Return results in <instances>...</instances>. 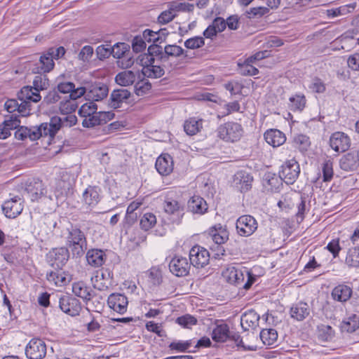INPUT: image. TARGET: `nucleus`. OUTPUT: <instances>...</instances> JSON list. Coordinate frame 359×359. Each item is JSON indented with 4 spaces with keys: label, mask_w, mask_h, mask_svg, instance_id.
I'll use <instances>...</instances> for the list:
<instances>
[{
    "label": "nucleus",
    "mask_w": 359,
    "mask_h": 359,
    "mask_svg": "<svg viewBox=\"0 0 359 359\" xmlns=\"http://www.w3.org/2000/svg\"><path fill=\"white\" fill-rule=\"evenodd\" d=\"M259 316L252 310L246 311L241 318V325L244 330H248L257 327Z\"/></svg>",
    "instance_id": "2f4dec72"
},
{
    "label": "nucleus",
    "mask_w": 359,
    "mask_h": 359,
    "mask_svg": "<svg viewBox=\"0 0 359 359\" xmlns=\"http://www.w3.org/2000/svg\"><path fill=\"white\" fill-rule=\"evenodd\" d=\"M67 245L73 255L81 256L87 247L84 233L79 229H72L67 237Z\"/></svg>",
    "instance_id": "20e7f679"
},
{
    "label": "nucleus",
    "mask_w": 359,
    "mask_h": 359,
    "mask_svg": "<svg viewBox=\"0 0 359 359\" xmlns=\"http://www.w3.org/2000/svg\"><path fill=\"white\" fill-rule=\"evenodd\" d=\"M54 58L48 55V50L40 57L41 69L43 72H50L55 66Z\"/></svg>",
    "instance_id": "3c124183"
},
{
    "label": "nucleus",
    "mask_w": 359,
    "mask_h": 359,
    "mask_svg": "<svg viewBox=\"0 0 359 359\" xmlns=\"http://www.w3.org/2000/svg\"><path fill=\"white\" fill-rule=\"evenodd\" d=\"M168 6L170 7V11H172L176 15L179 12H192L194 8V6L192 4L177 1L168 3Z\"/></svg>",
    "instance_id": "49530a36"
},
{
    "label": "nucleus",
    "mask_w": 359,
    "mask_h": 359,
    "mask_svg": "<svg viewBox=\"0 0 359 359\" xmlns=\"http://www.w3.org/2000/svg\"><path fill=\"white\" fill-rule=\"evenodd\" d=\"M318 337L324 341H328L332 339L334 332L330 325L320 324L318 326Z\"/></svg>",
    "instance_id": "864d4df0"
},
{
    "label": "nucleus",
    "mask_w": 359,
    "mask_h": 359,
    "mask_svg": "<svg viewBox=\"0 0 359 359\" xmlns=\"http://www.w3.org/2000/svg\"><path fill=\"white\" fill-rule=\"evenodd\" d=\"M343 332H353L359 328V318L356 315H352L345 318L341 325Z\"/></svg>",
    "instance_id": "37998d69"
},
{
    "label": "nucleus",
    "mask_w": 359,
    "mask_h": 359,
    "mask_svg": "<svg viewBox=\"0 0 359 359\" xmlns=\"http://www.w3.org/2000/svg\"><path fill=\"white\" fill-rule=\"evenodd\" d=\"M129 52V46L125 43H116L111 50L113 56L117 59L126 55Z\"/></svg>",
    "instance_id": "69168bd1"
},
{
    "label": "nucleus",
    "mask_w": 359,
    "mask_h": 359,
    "mask_svg": "<svg viewBox=\"0 0 359 359\" xmlns=\"http://www.w3.org/2000/svg\"><path fill=\"white\" fill-rule=\"evenodd\" d=\"M346 263L350 266L359 267V248H353L348 250Z\"/></svg>",
    "instance_id": "5fc2aeb1"
},
{
    "label": "nucleus",
    "mask_w": 359,
    "mask_h": 359,
    "mask_svg": "<svg viewBox=\"0 0 359 359\" xmlns=\"http://www.w3.org/2000/svg\"><path fill=\"white\" fill-rule=\"evenodd\" d=\"M355 8V4L344 5L338 8L327 10V15L332 18L344 15L353 11Z\"/></svg>",
    "instance_id": "a18cd8bd"
},
{
    "label": "nucleus",
    "mask_w": 359,
    "mask_h": 359,
    "mask_svg": "<svg viewBox=\"0 0 359 359\" xmlns=\"http://www.w3.org/2000/svg\"><path fill=\"white\" fill-rule=\"evenodd\" d=\"M168 194L164 201L163 209L174 222L179 223L184 215V203L180 197Z\"/></svg>",
    "instance_id": "7ed1b4c3"
},
{
    "label": "nucleus",
    "mask_w": 359,
    "mask_h": 359,
    "mask_svg": "<svg viewBox=\"0 0 359 359\" xmlns=\"http://www.w3.org/2000/svg\"><path fill=\"white\" fill-rule=\"evenodd\" d=\"M283 180L280 176L276 175L275 173L266 172L262 179V185L265 191L268 192L279 191L282 186Z\"/></svg>",
    "instance_id": "b1692460"
},
{
    "label": "nucleus",
    "mask_w": 359,
    "mask_h": 359,
    "mask_svg": "<svg viewBox=\"0 0 359 359\" xmlns=\"http://www.w3.org/2000/svg\"><path fill=\"white\" fill-rule=\"evenodd\" d=\"M190 263L196 268H203L210 260L209 252L200 245L194 246L189 252Z\"/></svg>",
    "instance_id": "9d476101"
},
{
    "label": "nucleus",
    "mask_w": 359,
    "mask_h": 359,
    "mask_svg": "<svg viewBox=\"0 0 359 359\" xmlns=\"http://www.w3.org/2000/svg\"><path fill=\"white\" fill-rule=\"evenodd\" d=\"M27 193L29 194L32 201H38L42 196L48 194L42 181L39 179H34L29 182L26 187Z\"/></svg>",
    "instance_id": "4be33fe9"
},
{
    "label": "nucleus",
    "mask_w": 359,
    "mask_h": 359,
    "mask_svg": "<svg viewBox=\"0 0 359 359\" xmlns=\"http://www.w3.org/2000/svg\"><path fill=\"white\" fill-rule=\"evenodd\" d=\"M236 228L239 236L247 237L257 230V222L251 215H242L237 219Z\"/></svg>",
    "instance_id": "6e6552de"
},
{
    "label": "nucleus",
    "mask_w": 359,
    "mask_h": 359,
    "mask_svg": "<svg viewBox=\"0 0 359 359\" xmlns=\"http://www.w3.org/2000/svg\"><path fill=\"white\" fill-rule=\"evenodd\" d=\"M100 200V189L97 187L90 186L83 193V201L88 206H95Z\"/></svg>",
    "instance_id": "cd10ccee"
},
{
    "label": "nucleus",
    "mask_w": 359,
    "mask_h": 359,
    "mask_svg": "<svg viewBox=\"0 0 359 359\" xmlns=\"http://www.w3.org/2000/svg\"><path fill=\"white\" fill-rule=\"evenodd\" d=\"M352 294V289L344 284L338 285L332 291V298L340 302H345L350 299Z\"/></svg>",
    "instance_id": "72a5a7b5"
},
{
    "label": "nucleus",
    "mask_w": 359,
    "mask_h": 359,
    "mask_svg": "<svg viewBox=\"0 0 359 359\" xmlns=\"http://www.w3.org/2000/svg\"><path fill=\"white\" fill-rule=\"evenodd\" d=\"M20 121L16 116L11 115L8 119L3 122V132L10 133L11 130L16 129L20 127Z\"/></svg>",
    "instance_id": "13d9d810"
},
{
    "label": "nucleus",
    "mask_w": 359,
    "mask_h": 359,
    "mask_svg": "<svg viewBox=\"0 0 359 359\" xmlns=\"http://www.w3.org/2000/svg\"><path fill=\"white\" fill-rule=\"evenodd\" d=\"M292 147L304 154L311 146L309 137L303 134L294 135L292 141Z\"/></svg>",
    "instance_id": "4c0bfd02"
},
{
    "label": "nucleus",
    "mask_w": 359,
    "mask_h": 359,
    "mask_svg": "<svg viewBox=\"0 0 359 359\" xmlns=\"http://www.w3.org/2000/svg\"><path fill=\"white\" fill-rule=\"evenodd\" d=\"M109 93L108 86L100 82L92 83L88 91L86 90L88 100L100 101L105 98Z\"/></svg>",
    "instance_id": "f3484780"
},
{
    "label": "nucleus",
    "mask_w": 359,
    "mask_h": 359,
    "mask_svg": "<svg viewBox=\"0 0 359 359\" xmlns=\"http://www.w3.org/2000/svg\"><path fill=\"white\" fill-rule=\"evenodd\" d=\"M2 210L6 217L15 218L23 210V200L19 196L11 198L4 203Z\"/></svg>",
    "instance_id": "f8f14e48"
},
{
    "label": "nucleus",
    "mask_w": 359,
    "mask_h": 359,
    "mask_svg": "<svg viewBox=\"0 0 359 359\" xmlns=\"http://www.w3.org/2000/svg\"><path fill=\"white\" fill-rule=\"evenodd\" d=\"M358 158H340L339 165L346 171L356 170L358 167Z\"/></svg>",
    "instance_id": "052dcab7"
},
{
    "label": "nucleus",
    "mask_w": 359,
    "mask_h": 359,
    "mask_svg": "<svg viewBox=\"0 0 359 359\" xmlns=\"http://www.w3.org/2000/svg\"><path fill=\"white\" fill-rule=\"evenodd\" d=\"M262 343L268 346H273L278 340V332L276 330L263 329L259 334Z\"/></svg>",
    "instance_id": "ea45409f"
},
{
    "label": "nucleus",
    "mask_w": 359,
    "mask_h": 359,
    "mask_svg": "<svg viewBox=\"0 0 359 359\" xmlns=\"http://www.w3.org/2000/svg\"><path fill=\"white\" fill-rule=\"evenodd\" d=\"M156 223V217L153 213L144 214L140 219V226L142 229L147 231L151 229Z\"/></svg>",
    "instance_id": "6e6d98bb"
},
{
    "label": "nucleus",
    "mask_w": 359,
    "mask_h": 359,
    "mask_svg": "<svg viewBox=\"0 0 359 359\" xmlns=\"http://www.w3.org/2000/svg\"><path fill=\"white\" fill-rule=\"evenodd\" d=\"M254 62H250L248 57L243 64H239V72L243 76H254L258 74V69L253 65Z\"/></svg>",
    "instance_id": "09e8293b"
},
{
    "label": "nucleus",
    "mask_w": 359,
    "mask_h": 359,
    "mask_svg": "<svg viewBox=\"0 0 359 359\" xmlns=\"http://www.w3.org/2000/svg\"><path fill=\"white\" fill-rule=\"evenodd\" d=\"M163 31L154 32L151 29H146L143 32L144 39L149 42L159 43H161L165 41V36H161V32Z\"/></svg>",
    "instance_id": "603ef678"
},
{
    "label": "nucleus",
    "mask_w": 359,
    "mask_h": 359,
    "mask_svg": "<svg viewBox=\"0 0 359 359\" xmlns=\"http://www.w3.org/2000/svg\"><path fill=\"white\" fill-rule=\"evenodd\" d=\"M130 95V92L127 89H115L110 95L109 105L113 109L119 108L123 103L128 102Z\"/></svg>",
    "instance_id": "5701e85b"
},
{
    "label": "nucleus",
    "mask_w": 359,
    "mask_h": 359,
    "mask_svg": "<svg viewBox=\"0 0 359 359\" xmlns=\"http://www.w3.org/2000/svg\"><path fill=\"white\" fill-rule=\"evenodd\" d=\"M330 147L335 151L342 153L347 151L351 146V140L347 135L342 132H336L330 139Z\"/></svg>",
    "instance_id": "2eb2a0df"
},
{
    "label": "nucleus",
    "mask_w": 359,
    "mask_h": 359,
    "mask_svg": "<svg viewBox=\"0 0 359 359\" xmlns=\"http://www.w3.org/2000/svg\"><path fill=\"white\" fill-rule=\"evenodd\" d=\"M48 86V81L45 76H36L33 81V86H24L20 91V97L36 103L41 99L39 91L46 89Z\"/></svg>",
    "instance_id": "f03ea898"
},
{
    "label": "nucleus",
    "mask_w": 359,
    "mask_h": 359,
    "mask_svg": "<svg viewBox=\"0 0 359 359\" xmlns=\"http://www.w3.org/2000/svg\"><path fill=\"white\" fill-rule=\"evenodd\" d=\"M229 337V329L226 324L217 325L212 332V338L217 342H224Z\"/></svg>",
    "instance_id": "58836bf2"
},
{
    "label": "nucleus",
    "mask_w": 359,
    "mask_h": 359,
    "mask_svg": "<svg viewBox=\"0 0 359 359\" xmlns=\"http://www.w3.org/2000/svg\"><path fill=\"white\" fill-rule=\"evenodd\" d=\"M72 292L86 302L90 299V290L83 281L72 284Z\"/></svg>",
    "instance_id": "e433bc0d"
},
{
    "label": "nucleus",
    "mask_w": 359,
    "mask_h": 359,
    "mask_svg": "<svg viewBox=\"0 0 359 359\" xmlns=\"http://www.w3.org/2000/svg\"><path fill=\"white\" fill-rule=\"evenodd\" d=\"M46 346L40 339H32L25 348V354L29 359H41L46 355Z\"/></svg>",
    "instance_id": "9b49d317"
},
{
    "label": "nucleus",
    "mask_w": 359,
    "mask_h": 359,
    "mask_svg": "<svg viewBox=\"0 0 359 359\" xmlns=\"http://www.w3.org/2000/svg\"><path fill=\"white\" fill-rule=\"evenodd\" d=\"M86 260L93 267H100L105 262L106 257L104 251L98 249L89 250L86 253Z\"/></svg>",
    "instance_id": "c85d7f7f"
},
{
    "label": "nucleus",
    "mask_w": 359,
    "mask_h": 359,
    "mask_svg": "<svg viewBox=\"0 0 359 359\" xmlns=\"http://www.w3.org/2000/svg\"><path fill=\"white\" fill-rule=\"evenodd\" d=\"M222 277L231 284H241L245 278L244 273L233 266H227L222 271Z\"/></svg>",
    "instance_id": "393cba45"
},
{
    "label": "nucleus",
    "mask_w": 359,
    "mask_h": 359,
    "mask_svg": "<svg viewBox=\"0 0 359 359\" xmlns=\"http://www.w3.org/2000/svg\"><path fill=\"white\" fill-rule=\"evenodd\" d=\"M205 44L204 39L201 36H194L184 41V46L189 49H196Z\"/></svg>",
    "instance_id": "338daca9"
},
{
    "label": "nucleus",
    "mask_w": 359,
    "mask_h": 359,
    "mask_svg": "<svg viewBox=\"0 0 359 359\" xmlns=\"http://www.w3.org/2000/svg\"><path fill=\"white\" fill-rule=\"evenodd\" d=\"M140 77V73L139 71L124 70L116 74L115 81L117 84L121 86H128L133 85L136 79Z\"/></svg>",
    "instance_id": "bb28decb"
},
{
    "label": "nucleus",
    "mask_w": 359,
    "mask_h": 359,
    "mask_svg": "<svg viewBox=\"0 0 359 359\" xmlns=\"http://www.w3.org/2000/svg\"><path fill=\"white\" fill-rule=\"evenodd\" d=\"M46 278L50 284L57 287L64 286L70 280L69 275L62 271H50L47 273Z\"/></svg>",
    "instance_id": "c756f323"
},
{
    "label": "nucleus",
    "mask_w": 359,
    "mask_h": 359,
    "mask_svg": "<svg viewBox=\"0 0 359 359\" xmlns=\"http://www.w3.org/2000/svg\"><path fill=\"white\" fill-rule=\"evenodd\" d=\"M62 118L53 117L50 123H43L38 128H34L36 140L40 137H48L50 142L61 128Z\"/></svg>",
    "instance_id": "423d86ee"
},
{
    "label": "nucleus",
    "mask_w": 359,
    "mask_h": 359,
    "mask_svg": "<svg viewBox=\"0 0 359 359\" xmlns=\"http://www.w3.org/2000/svg\"><path fill=\"white\" fill-rule=\"evenodd\" d=\"M203 127V120L190 118L185 121L184 129L189 135H194L198 133Z\"/></svg>",
    "instance_id": "a19ab883"
},
{
    "label": "nucleus",
    "mask_w": 359,
    "mask_h": 359,
    "mask_svg": "<svg viewBox=\"0 0 359 359\" xmlns=\"http://www.w3.org/2000/svg\"><path fill=\"white\" fill-rule=\"evenodd\" d=\"M218 137L226 142H236L243 135V130L241 124L227 122L220 125L217 130Z\"/></svg>",
    "instance_id": "39448f33"
},
{
    "label": "nucleus",
    "mask_w": 359,
    "mask_h": 359,
    "mask_svg": "<svg viewBox=\"0 0 359 359\" xmlns=\"http://www.w3.org/2000/svg\"><path fill=\"white\" fill-rule=\"evenodd\" d=\"M176 17V14L170 11V7L168 6V10L163 11L158 17V22L161 25H165L171 22Z\"/></svg>",
    "instance_id": "774afa93"
},
{
    "label": "nucleus",
    "mask_w": 359,
    "mask_h": 359,
    "mask_svg": "<svg viewBox=\"0 0 359 359\" xmlns=\"http://www.w3.org/2000/svg\"><path fill=\"white\" fill-rule=\"evenodd\" d=\"M189 210L194 213L203 215L208 210L206 201L199 196H194L188 201Z\"/></svg>",
    "instance_id": "7c9ffc66"
},
{
    "label": "nucleus",
    "mask_w": 359,
    "mask_h": 359,
    "mask_svg": "<svg viewBox=\"0 0 359 359\" xmlns=\"http://www.w3.org/2000/svg\"><path fill=\"white\" fill-rule=\"evenodd\" d=\"M141 72L144 76L147 78L158 79L164 75L165 69L160 65L151 63L149 67L142 68Z\"/></svg>",
    "instance_id": "79ce46f5"
},
{
    "label": "nucleus",
    "mask_w": 359,
    "mask_h": 359,
    "mask_svg": "<svg viewBox=\"0 0 359 359\" xmlns=\"http://www.w3.org/2000/svg\"><path fill=\"white\" fill-rule=\"evenodd\" d=\"M69 251L65 248H54L48 254V261L52 266L62 267L69 259Z\"/></svg>",
    "instance_id": "4468645a"
},
{
    "label": "nucleus",
    "mask_w": 359,
    "mask_h": 359,
    "mask_svg": "<svg viewBox=\"0 0 359 359\" xmlns=\"http://www.w3.org/2000/svg\"><path fill=\"white\" fill-rule=\"evenodd\" d=\"M155 167L161 175H168L173 170L174 163L172 158H156Z\"/></svg>",
    "instance_id": "c9c22d12"
},
{
    "label": "nucleus",
    "mask_w": 359,
    "mask_h": 359,
    "mask_svg": "<svg viewBox=\"0 0 359 359\" xmlns=\"http://www.w3.org/2000/svg\"><path fill=\"white\" fill-rule=\"evenodd\" d=\"M107 303L114 311L123 314L127 311L128 301L124 294L113 293L109 296Z\"/></svg>",
    "instance_id": "6ab92c4d"
},
{
    "label": "nucleus",
    "mask_w": 359,
    "mask_h": 359,
    "mask_svg": "<svg viewBox=\"0 0 359 359\" xmlns=\"http://www.w3.org/2000/svg\"><path fill=\"white\" fill-rule=\"evenodd\" d=\"M208 234L214 243L219 245L226 243L229 236L226 226L221 224H217L210 227Z\"/></svg>",
    "instance_id": "aec40b11"
},
{
    "label": "nucleus",
    "mask_w": 359,
    "mask_h": 359,
    "mask_svg": "<svg viewBox=\"0 0 359 359\" xmlns=\"http://www.w3.org/2000/svg\"><path fill=\"white\" fill-rule=\"evenodd\" d=\"M176 323L184 328L189 329L197 323V319L191 315L186 314L178 317Z\"/></svg>",
    "instance_id": "4d7b16f0"
},
{
    "label": "nucleus",
    "mask_w": 359,
    "mask_h": 359,
    "mask_svg": "<svg viewBox=\"0 0 359 359\" xmlns=\"http://www.w3.org/2000/svg\"><path fill=\"white\" fill-rule=\"evenodd\" d=\"M18 97L20 100V103H19V107L18 108V112L22 116H27L31 114V104L30 102H32L31 100H24L20 97V92L18 94Z\"/></svg>",
    "instance_id": "e2e57ef3"
},
{
    "label": "nucleus",
    "mask_w": 359,
    "mask_h": 359,
    "mask_svg": "<svg viewBox=\"0 0 359 359\" xmlns=\"http://www.w3.org/2000/svg\"><path fill=\"white\" fill-rule=\"evenodd\" d=\"M299 172L300 168L299 163L296 161L295 158H290L281 166L279 175L286 184H292L297 179Z\"/></svg>",
    "instance_id": "0eeeda50"
},
{
    "label": "nucleus",
    "mask_w": 359,
    "mask_h": 359,
    "mask_svg": "<svg viewBox=\"0 0 359 359\" xmlns=\"http://www.w3.org/2000/svg\"><path fill=\"white\" fill-rule=\"evenodd\" d=\"M264 140L273 147L283 144L286 141L285 135L279 130L269 129L264 133Z\"/></svg>",
    "instance_id": "a878e982"
},
{
    "label": "nucleus",
    "mask_w": 359,
    "mask_h": 359,
    "mask_svg": "<svg viewBox=\"0 0 359 359\" xmlns=\"http://www.w3.org/2000/svg\"><path fill=\"white\" fill-rule=\"evenodd\" d=\"M289 107L293 111H302L306 105V100L303 94H297L289 99Z\"/></svg>",
    "instance_id": "c03bdc74"
},
{
    "label": "nucleus",
    "mask_w": 359,
    "mask_h": 359,
    "mask_svg": "<svg viewBox=\"0 0 359 359\" xmlns=\"http://www.w3.org/2000/svg\"><path fill=\"white\" fill-rule=\"evenodd\" d=\"M97 109V105L94 102H90L83 104L79 109V113L81 117L85 118L89 116V115L96 112Z\"/></svg>",
    "instance_id": "0e129e2a"
},
{
    "label": "nucleus",
    "mask_w": 359,
    "mask_h": 359,
    "mask_svg": "<svg viewBox=\"0 0 359 359\" xmlns=\"http://www.w3.org/2000/svg\"><path fill=\"white\" fill-rule=\"evenodd\" d=\"M252 176L245 171H238L233 178V186L241 192H246L252 188Z\"/></svg>",
    "instance_id": "dca6fc26"
},
{
    "label": "nucleus",
    "mask_w": 359,
    "mask_h": 359,
    "mask_svg": "<svg viewBox=\"0 0 359 359\" xmlns=\"http://www.w3.org/2000/svg\"><path fill=\"white\" fill-rule=\"evenodd\" d=\"M76 177V174L70 171L62 170L50 182V191L53 193L56 200L63 199L68 194Z\"/></svg>",
    "instance_id": "f257e3e1"
},
{
    "label": "nucleus",
    "mask_w": 359,
    "mask_h": 359,
    "mask_svg": "<svg viewBox=\"0 0 359 359\" xmlns=\"http://www.w3.org/2000/svg\"><path fill=\"white\" fill-rule=\"evenodd\" d=\"M185 51L181 46L172 44L166 45L164 47V67L168 68L170 70L175 69L177 66L176 63L172 61L174 58L180 57L184 55L187 57Z\"/></svg>",
    "instance_id": "1a4fd4ad"
},
{
    "label": "nucleus",
    "mask_w": 359,
    "mask_h": 359,
    "mask_svg": "<svg viewBox=\"0 0 359 359\" xmlns=\"http://www.w3.org/2000/svg\"><path fill=\"white\" fill-rule=\"evenodd\" d=\"M170 271L177 276H184L189 273L190 264L186 257L175 256L169 264Z\"/></svg>",
    "instance_id": "a211bd4d"
},
{
    "label": "nucleus",
    "mask_w": 359,
    "mask_h": 359,
    "mask_svg": "<svg viewBox=\"0 0 359 359\" xmlns=\"http://www.w3.org/2000/svg\"><path fill=\"white\" fill-rule=\"evenodd\" d=\"M57 90L63 94L69 93L68 97L73 99L80 98L86 94V88H76L74 83L70 81L59 83L57 86Z\"/></svg>",
    "instance_id": "412c9836"
},
{
    "label": "nucleus",
    "mask_w": 359,
    "mask_h": 359,
    "mask_svg": "<svg viewBox=\"0 0 359 359\" xmlns=\"http://www.w3.org/2000/svg\"><path fill=\"white\" fill-rule=\"evenodd\" d=\"M76 99L69 98L65 99L60 102V111L64 114H72L75 111L77 108Z\"/></svg>",
    "instance_id": "de8ad7c7"
},
{
    "label": "nucleus",
    "mask_w": 359,
    "mask_h": 359,
    "mask_svg": "<svg viewBox=\"0 0 359 359\" xmlns=\"http://www.w3.org/2000/svg\"><path fill=\"white\" fill-rule=\"evenodd\" d=\"M109 273L107 270L96 271L94 276L91 278L94 287L99 290H103L107 288V285L109 283Z\"/></svg>",
    "instance_id": "473e14b6"
},
{
    "label": "nucleus",
    "mask_w": 359,
    "mask_h": 359,
    "mask_svg": "<svg viewBox=\"0 0 359 359\" xmlns=\"http://www.w3.org/2000/svg\"><path fill=\"white\" fill-rule=\"evenodd\" d=\"M148 53L149 55L155 57H158L162 65L164 67V48L158 45L153 44L148 48Z\"/></svg>",
    "instance_id": "680f3d73"
},
{
    "label": "nucleus",
    "mask_w": 359,
    "mask_h": 359,
    "mask_svg": "<svg viewBox=\"0 0 359 359\" xmlns=\"http://www.w3.org/2000/svg\"><path fill=\"white\" fill-rule=\"evenodd\" d=\"M15 137L20 140H24L26 138H29L31 140H36V134H34V128H28L27 127L21 126L15 132Z\"/></svg>",
    "instance_id": "8fccbe9b"
},
{
    "label": "nucleus",
    "mask_w": 359,
    "mask_h": 359,
    "mask_svg": "<svg viewBox=\"0 0 359 359\" xmlns=\"http://www.w3.org/2000/svg\"><path fill=\"white\" fill-rule=\"evenodd\" d=\"M151 88V83L146 79H140L135 85V92L138 96L147 94Z\"/></svg>",
    "instance_id": "bf43d9fd"
},
{
    "label": "nucleus",
    "mask_w": 359,
    "mask_h": 359,
    "mask_svg": "<svg viewBox=\"0 0 359 359\" xmlns=\"http://www.w3.org/2000/svg\"><path fill=\"white\" fill-rule=\"evenodd\" d=\"M59 306L64 313L71 316L79 315L81 310L79 301L69 295H65L60 298Z\"/></svg>",
    "instance_id": "ddd939ff"
},
{
    "label": "nucleus",
    "mask_w": 359,
    "mask_h": 359,
    "mask_svg": "<svg viewBox=\"0 0 359 359\" xmlns=\"http://www.w3.org/2000/svg\"><path fill=\"white\" fill-rule=\"evenodd\" d=\"M310 313L309 305L305 302H298L293 305L290 309L291 317L297 320L306 318Z\"/></svg>",
    "instance_id": "f704fd0d"
}]
</instances>
